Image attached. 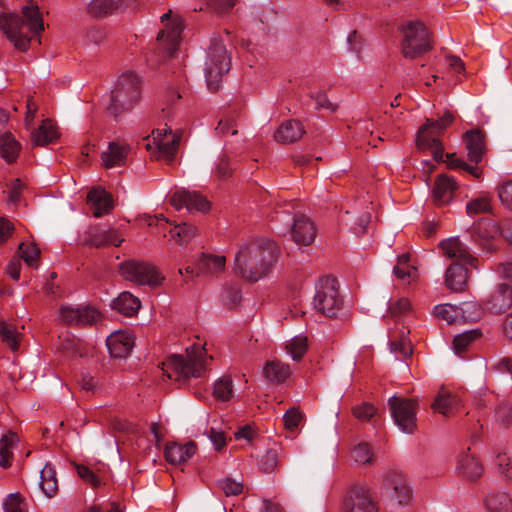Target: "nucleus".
Masks as SVG:
<instances>
[{
    "label": "nucleus",
    "instance_id": "obj_1",
    "mask_svg": "<svg viewBox=\"0 0 512 512\" xmlns=\"http://www.w3.org/2000/svg\"><path fill=\"white\" fill-rule=\"evenodd\" d=\"M276 244L260 239L243 244L234 259L236 271L249 281H258L264 277L277 259Z\"/></svg>",
    "mask_w": 512,
    "mask_h": 512
},
{
    "label": "nucleus",
    "instance_id": "obj_2",
    "mask_svg": "<svg viewBox=\"0 0 512 512\" xmlns=\"http://www.w3.org/2000/svg\"><path fill=\"white\" fill-rule=\"evenodd\" d=\"M0 27L15 48L26 51L32 38L44 30V22L38 6L30 1L22 8L21 16L2 15Z\"/></svg>",
    "mask_w": 512,
    "mask_h": 512
},
{
    "label": "nucleus",
    "instance_id": "obj_3",
    "mask_svg": "<svg viewBox=\"0 0 512 512\" xmlns=\"http://www.w3.org/2000/svg\"><path fill=\"white\" fill-rule=\"evenodd\" d=\"M442 254L454 262L447 268L445 284L453 292L463 291L468 281V266L476 268L477 258L472 255L468 246L458 237H451L440 242Z\"/></svg>",
    "mask_w": 512,
    "mask_h": 512
},
{
    "label": "nucleus",
    "instance_id": "obj_4",
    "mask_svg": "<svg viewBox=\"0 0 512 512\" xmlns=\"http://www.w3.org/2000/svg\"><path fill=\"white\" fill-rule=\"evenodd\" d=\"M141 97V77L127 70L117 79L115 88L103 98V103L112 114L128 109Z\"/></svg>",
    "mask_w": 512,
    "mask_h": 512
},
{
    "label": "nucleus",
    "instance_id": "obj_5",
    "mask_svg": "<svg viewBox=\"0 0 512 512\" xmlns=\"http://www.w3.org/2000/svg\"><path fill=\"white\" fill-rule=\"evenodd\" d=\"M206 360L204 349L193 345L184 355H172L162 364L163 373L171 380L182 381L189 377H198Z\"/></svg>",
    "mask_w": 512,
    "mask_h": 512
},
{
    "label": "nucleus",
    "instance_id": "obj_6",
    "mask_svg": "<svg viewBox=\"0 0 512 512\" xmlns=\"http://www.w3.org/2000/svg\"><path fill=\"white\" fill-rule=\"evenodd\" d=\"M230 63V56L222 40L219 37L213 38L204 67L206 83L210 91L214 92L219 89L223 75L230 69Z\"/></svg>",
    "mask_w": 512,
    "mask_h": 512
},
{
    "label": "nucleus",
    "instance_id": "obj_7",
    "mask_svg": "<svg viewBox=\"0 0 512 512\" xmlns=\"http://www.w3.org/2000/svg\"><path fill=\"white\" fill-rule=\"evenodd\" d=\"M453 121L450 113H445L439 121L427 120L417 133L416 144L421 150L429 149L436 162L443 160V145L439 139L440 133Z\"/></svg>",
    "mask_w": 512,
    "mask_h": 512
},
{
    "label": "nucleus",
    "instance_id": "obj_8",
    "mask_svg": "<svg viewBox=\"0 0 512 512\" xmlns=\"http://www.w3.org/2000/svg\"><path fill=\"white\" fill-rule=\"evenodd\" d=\"M121 276L138 285L155 288L162 285L165 277L160 270L150 262L131 259L119 266Z\"/></svg>",
    "mask_w": 512,
    "mask_h": 512
},
{
    "label": "nucleus",
    "instance_id": "obj_9",
    "mask_svg": "<svg viewBox=\"0 0 512 512\" xmlns=\"http://www.w3.org/2000/svg\"><path fill=\"white\" fill-rule=\"evenodd\" d=\"M402 53L405 58H416L431 48L429 33L423 22L408 21L402 27Z\"/></svg>",
    "mask_w": 512,
    "mask_h": 512
},
{
    "label": "nucleus",
    "instance_id": "obj_10",
    "mask_svg": "<svg viewBox=\"0 0 512 512\" xmlns=\"http://www.w3.org/2000/svg\"><path fill=\"white\" fill-rule=\"evenodd\" d=\"M341 305L337 281L330 277L321 279L316 287L315 309L325 316L333 317L337 315Z\"/></svg>",
    "mask_w": 512,
    "mask_h": 512
},
{
    "label": "nucleus",
    "instance_id": "obj_11",
    "mask_svg": "<svg viewBox=\"0 0 512 512\" xmlns=\"http://www.w3.org/2000/svg\"><path fill=\"white\" fill-rule=\"evenodd\" d=\"M388 403L398 428L403 433H413L416 429V402L392 396Z\"/></svg>",
    "mask_w": 512,
    "mask_h": 512
},
{
    "label": "nucleus",
    "instance_id": "obj_12",
    "mask_svg": "<svg viewBox=\"0 0 512 512\" xmlns=\"http://www.w3.org/2000/svg\"><path fill=\"white\" fill-rule=\"evenodd\" d=\"M180 141V136L173 133L171 128L164 127L153 132L152 139L146 143L147 150L158 158L170 161L173 159Z\"/></svg>",
    "mask_w": 512,
    "mask_h": 512
},
{
    "label": "nucleus",
    "instance_id": "obj_13",
    "mask_svg": "<svg viewBox=\"0 0 512 512\" xmlns=\"http://www.w3.org/2000/svg\"><path fill=\"white\" fill-rule=\"evenodd\" d=\"M161 22L163 29L159 32L157 40L160 47L165 50L168 55H172L180 43L182 18L169 11L161 16Z\"/></svg>",
    "mask_w": 512,
    "mask_h": 512
},
{
    "label": "nucleus",
    "instance_id": "obj_14",
    "mask_svg": "<svg viewBox=\"0 0 512 512\" xmlns=\"http://www.w3.org/2000/svg\"><path fill=\"white\" fill-rule=\"evenodd\" d=\"M80 242L94 248H101L108 245L120 246L124 238L114 227H89L80 236Z\"/></svg>",
    "mask_w": 512,
    "mask_h": 512
},
{
    "label": "nucleus",
    "instance_id": "obj_15",
    "mask_svg": "<svg viewBox=\"0 0 512 512\" xmlns=\"http://www.w3.org/2000/svg\"><path fill=\"white\" fill-rule=\"evenodd\" d=\"M383 482L390 497L398 504L408 505L411 502L413 491L406 475L398 471H389Z\"/></svg>",
    "mask_w": 512,
    "mask_h": 512
},
{
    "label": "nucleus",
    "instance_id": "obj_16",
    "mask_svg": "<svg viewBox=\"0 0 512 512\" xmlns=\"http://www.w3.org/2000/svg\"><path fill=\"white\" fill-rule=\"evenodd\" d=\"M100 318V313L89 305L73 307L63 305L59 309L58 319L66 324H93Z\"/></svg>",
    "mask_w": 512,
    "mask_h": 512
},
{
    "label": "nucleus",
    "instance_id": "obj_17",
    "mask_svg": "<svg viewBox=\"0 0 512 512\" xmlns=\"http://www.w3.org/2000/svg\"><path fill=\"white\" fill-rule=\"evenodd\" d=\"M345 512H376L371 491L366 486L353 487L344 503Z\"/></svg>",
    "mask_w": 512,
    "mask_h": 512
},
{
    "label": "nucleus",
    "instance_id": "obj_18",
    "mask_svg": "<svg viewBox=\"0 0 512 512\" xmlns=\"http://www.w3.org/2000/svg\"><path fill=\"white\" fill-rule=\"evenodd\" d=\"M170 203L177 210L186 208L188 212H207L210 204L200 193L181 189L176 191L170 199Z\"/></svg>",
    "mask_w": 512,
    "mask_h": 512
},
{
    "label": "nucleus",
    "instance_id": "obj_19",
    "mask_svg": "<svg viewBox=\"0 0 512 512\" xmlns=\"http://www.w3.org/2000/svg\"><path fill=\"white\" fill-rule=\"evenodd\" d=\"M225 263L226 259L224 256L203 252L197 257L195 267L187 266L185 271L191 276L215 274L224 269Z\"/></svg>",
    "mask_w": 512,
    "mask_h": 512
},
{
    "label": "nucleus",
    "instance_id": "obj_20",
    "mask_svg": "<svg viewBox=\"0 0 512 512\" xmlns=\"http://www.w3.org/2000/svg\"><path fill=\"white\" fill-rule=\"evenodd\" d=\"M503 273L506 278L512 280V264L507 265ZM489 308L496 313L505 312L512 308V283L501 284L497 287L490 296Z\"/></svg>",
    "mask_w": 512,
    "mask_h": 512
},
{
    "label": "nucleus",
    "instance_id": "obj_21",
    "mask_svg": "<svg viewBox=\"0 0 512 512\" xmlns=\"http://www.w3.org/2000/svg\"><path fill=\"white\" fill-rule=\"evenodd\" d=\"M106 346L112 357L125 358L134 347V337L127 331L118 330L107 337Z\"/></svg>",
    "mask_w": 512,
    "mask_h": 512
},
{
    "label": "nucleus",
    "instance_id": "obj_22",
    "mask_svg": "<svg viewBox=\"0 0 512 512\" xmlns=\"http://www.w3.org/2000/svg\"><path fill=\"white\" fill-rule=\"evenodd\" d=\"M461 406L462 401L458 395L446 389H441L432 403V409L434 412L442 414L445 417L454 415Z\"/></svg>",
    "mask_w": 512,
    "mask_h": 512
},
{
    "label": "nucleus",
    "instance_id": "obj_23",
    "mask_svg": "<svg viewBox=\"0 0 512 512\" xmlns=\"http://www.w3.org/2000/svg\"><path fill=\"white\" fill-rule=\"evenodd\" d=\"M316 238L314 223L307 217L301 216L295 219L292 228V239L298 245L309 246Z\"/></svg>",
    "mask_w": 512,
    "mask_h": 512
},
{
    "label": "nucleus",
    "instance_id": "obj_24",
    "mask_svg": "<svg viewBox=\"0 0 512 512\" xmlns=\"http://www.w3.org/2000/svg\"><path fill=\"white\" fill-rule=\"evenodd\" d=\"M456 471L468 480H476L482 475L483 468L474 455L462 451L457 456Z\"/></svg>",
    "mask_w": 512,
    "mask_h": 512
},
{
    "label": "nucleus",
    "instance_id": "obj_25",
    "mask_svg": "<svg viewBox=\"0 0 512 512\" xmlns=\"http://www.w3.org/2000/svg\"><path fill=\"white\" fill-rule=\"evenodd\" d=\"M196 452V445L188 442L184 445L170 443L165 448V458L172 465H181L187 462Z\"/></svg>",
    "mask_w": 512,
    "mask_h": 512
},
{
    "label": "nucleus",
    "instance_id": "obj_26",
    "mask_svg": "<svg viewBox=\"0 0 512 512\" xmlns=\"http://www.w3.org/2000/svg\"><path fill=\"white\" fill-rule=\"evenodd\" d=\"M290 374V366L279 360L267 361L262 369L264 379L275 385L284 383L290 377Z\"/></svg>",
    "mask_w": 512,
    "mask_h": 512
},
{
    "label": "nucleus",
    "instance_id": "obj_27",
    "mask_svg": "<svg viewBox=\"0 0 512 512\" xmlns=\"http://www.w3.org/2000/svg\"><path fill=\"white\" fill-rule=\"evenodd\" d=\"M169 242L172 245L185 247L192 242L198 234V229L189 223H180L169 227Z\"/></svg>",
    "mask_w": 512,
    "mask_h": 512
},
{
    "label": "nucleus",
    "instance_id": "obj_28",
    "mask_svg": "<svg viewBox=\"0 0 512 512\" xmlns=\"http://www.w3.org/2000/svg\"><path fill=\"white\" fill-rule=\"evenodd\" d=\"M127 147L119 142H110L101 153V162L105 168H113L124 164L127 157Z\"/></svg>",
    "mask_w": 512,
    "mask_h": 512
},
{
    "label": "nucleus",
    "instance_id": "obj_29",
    "mask_svg": "<svg viewBox=\"0 0 512 512\" xmlns=\"http://www.w3.org/2000/svg\"><path fill=\"white\" fill-rule=\"evenodd\" d=\"M88 202L95 217H101L110 212L113 207L111 196L101 188H95L88 194Z\"/></svg>",
    "mask_w": 512,
    "mask_h": 512
},
{
    "label": "nucleus",
    "instance_id": "obj_30",
    "mask_svg": "<svg viewBox=\"0 0 512 512\" xmlns=\"http://www.w3.org/2000/svg\"><path fill=\"white\" fill-rule=\"evenodd\" d=\"M304 133L301 122L288 120L280 125L274 134L276 141L281 143H292L299 140Z\"/></svg>",
    "mask_w": 512,
    "mask_h": 512
},
{
    "label": "nucleus",
    "instance_id": "obj_31",
    "mask_svg": "<svg viewBox=\"0 0 512 512\" xmlns=\"http://www.w3.org/2000/svg\"><path fill=\"white\" fill-rule=\"evenodd\" d=\"M455 189L456 183L452 178L446 175L438 176L433 189V197L435 202L438 205L448 203L451 200Z\"/></svg>",
    "mask_w": 512,
    "mask_h": 512
},
{
    "label": "nucleus",
    "instance_id": "obj_32",
    "mask_svg": "<svg viewBox=\"0 0 512 512\" xmlns=\"http://www.w3.org/2000/svg\"><path fill=\"white\" fill-rule=\"evenodd\" d=\"M395 276L404 283H412L418 279V269L410 262L409 254H403L398 257L397 264L394 267Z\"/></svg>",
    "mask_w": 512,
    "mask_h": 512
},
{
    "label": "nucleus",
    "instance_id": "obj_33",
    "mask_svg": "<svg viewBox=\"0 0 512 512\" xmlns=\"http://www.w3.org/2000/svg\"><path fill=\"white\" fill-rule=\"evenodd\" d=\"M465 140L470 161L480 162L485 152L483 135L479 131H471L466 133Z\"/></svg>",
    "mask_w": 512,
    "mask_h": 512
},
{
    "label": "nucleus",
    "instance_id": "obj_34",
    "mask_svg": "<svg viewBox=\"0 0 512 512\" xmlns=\"http://www.w3.org/2000/svg\"><path fill=\"white\" fill-rule=\"evenodd\" d=\"M112 306L123 315L133 316L138 312L141 302L133 294L125 291L120 293L119 296L113 300Z\"/></svg>",
    "mask_w": 512,
    "mask_h": 512
},
{
    "label": "nucleus",
    "instance_id": "obj_35",
    "mask_svg": "<svg viewBox=\"0 0 512 512\" xmlns=\"http://www.w3.org/2000/svg\"><path fill=\"white\" fill-rule=\"evenodd\" d=\"M40 487L48 498H53L58 492V479L55 467L47 463L40 473Z\"/></svg>",
    "mask_w": 512,
    "mask_h": 512
},
{
    "label": "nucleus",
    "instance_id": "obj_36",
    "mask_svg": "<svg viewBox=\"0 0 512 512\" xmlns=\"http://www.w3.org/2000/svg\"><path fill=\"white\" fill-rule=\"evenodd\" d=\"M18 438L15 433L8 432L3 435L0 439V466L2 468H7L11 465V460L13 457V448L17 442Z\"/></svg>",
    "mask_w": 512,
    "mask_h": 512
},
{
    "label": "nucleus",
    "instance_id": "obj_37",
    "mask_svg": "<svg viewBox=\"0 0 512 512\" xmlns=\"http://www.w3.org/2000/svg\"><path fill=\"white\" fill-rule=\"evenodd\" d=\"M20 144L10 133L0 135V157L7 162L14 161L19 153Z\"/></svg>",
    "mask_w": 512,
    "mask_h": 512
},
{
    "label": "nucleus",
    "instance_id": "obj_38",
    "mask_svg": "<svg viewBox=\"0 0 512 512\" xmlns=\"http://www.w3.org/2000/svg\"><path fill=\"white\" fill-rule=\"evenodd\" d=\"M58 137V132L50 120H44L33 133L32 139L36 145H45Z\"/></svg>",
    "mask_w": 512,
    "mask_h": 512
},
{
    "label": "nucleus",
    "instance_id": "obj_39",
    "mask_svg": "<svg viewBox=\"0 0 512 512\" xmlns=\"http://www.w3.org/2000/svg\"><path fill=\"white\" fill-rule=\"evenodd\" d=\"M122 3L123 0H92L89 12L94 16H106L117 11Z\"/></svg>",
    "mask_w": 512,
    "mask_h": 512
},
{
    "label": "nucleus",
    "instance_id": "obj_40",
    "mask_svg": "<svg viewBox=\"0 0 512 512\" xmlns=\"http://www.w3.org/2000/svg\"><path fill=\"white\" fill-rule=\"evenodd\" d=\"M486 505L490 512H512V499L504 492L490 495Z\"/></svg>",
    "mask_w": 512,
    "mask_h": 512
},
{
    "label": "nucleus",
    "instance_id": "obj_41",
    "mask_svg": "<svg viewBox=\"0 0 512 512\" xmlns=\"http://www.w3.org/2000/svg\"><path fill=\"white\" fill-rule=\"evenodd\" d=\"M460 323L473 322L482 316L483 309L475 301H467L458 305Z\"/></svg>",
    "mask_w": 512,
    "mask_h": 512
},
{
    "label": "nucleus",
    "instance_id": "obj_42",
    "mask_svg": "<svg viewBox=\"0 0 512 512\" xmlns=\"http://www.w3.org/2000/svg\"><path fill=\"white\" fill-rule=\"evenodd\" d=\"M75 467L78 476L92 487H99L102 484V478L99 475L102 469L97 468L95 465L89 467L82 464H77Z\"/></svg>",
    "mask_w": 512,
    "mask_h": 512
},
{
    "label": "nucleus",
    "instance_id": "obj_43",
    "mask_svg": "<svg viewBox=\"0 0 512 512\" xmlns=\"http://www.w3.org/2000/svg\"><path fill=\"white\" fill-rule=\"evenodd\" d=\"M213 394L219 401H229L233 397V381L230 376L218 379L213 387Z\"/></svg>",
    "mask_w": 512,
    "mask_h": 512
},
{
    "label": "nucleus",
    "instance_id": "obj_44",
    "mask_svg": "<svg viewBox=\"0 0 512 512\" xmlns=\"http://www.w3.org/2000/svg\"><path fill=\"white\" fill-rule=\"evenodd\" d=\"M390 351L396 355L400 354L401 357L407 358L412 354V346L404 333L395 335L394 333L390 336Z\"/></svg>",
    "mask_w": 512,
    "mask_h": 512
},
{
    "label": "nucleus",
    "instance_id": "obj_45",
    "mask_svg": "<svg viewBox=\"0 0 512 512\" xmlns=\"http://www.w3.org/2000/svg\"><path fill=\"white\" fill-rule=\"evenodd\" d=\"M434 314L437 318L448 324L460 323L458 305L450 303L440 304L434 308Z\"/></svg>",
    "mask_w": 512,
    "mask_h": 512
},
{
    "label": "nucleus",
    "instance_id": "obj_46",
    "mask_svg": "<svg viewBox=\"0 0 512 512\" xmlns=\"http://www.w3.org/2000/svg\"><path fill=\"white\" fill-rule=\"evenodd\" d=\"M307 348V337L304 335H297L286 344L287 354L290 355L293 360H299L305 354Z\"/></svg>",
    "mask_w": 512,
    "mask_h": 512
},
{
    "label": "nucleus",
    "instance_id": "obj_47",
    "mask_svg": "<svg viewBox=\"0 0 512 512\" xmlns=\"http://www.w3.org/2000/svg\"><path fill=\"white\" fill-rule=\"evenodd\" d=\"M19 336L20 333L13 325L0 321V338L10 349L16 350L18 348Z\"/></svg>",
    "mask_w": 512,
    "mask_h": 512
},
{
    "label": "nucleus",
    "instance_id": "obj_48",
    "mask_svg": "<svg viewBox=\"0 0 512 512\" xmlns=\"http://www.w3.org/2000/svg\"><path fill=\"white\" fill-rule=\"evenodd\" d=\"M479 332L478 330H470L466 331L464 333L458 334L455 336L453 340V351L456 354H460L462 351H464L468 345L474 341L476 338H478Z\"/></svg>",
    "mask_w": 512,
    "mask_h": 512
},
{
    "label": "nucleus",
    "instance_id": "obj_49",
    "mask_svg": "<svg viewBox=\"0 0 512 512\" xmlns=\"http://www.w3.org/2000/svg\"><path fill=\"white\" fill-rule=\"evenodd\" d=\"M284 427L288 431H295L304 420V415L297 408H290L282 417Z\"/></svg>",
    "mask_w": 512,
    "mask_h": 512
},
{
    "label": "nucleus",
    "instance_id": "obj_50",
    "mask_svg": "<svg viewBox=\"0 0 512 512\" xmlns=\"http://www.w3.org/2000/svg\"><path fill=\"white\" fill-rule=\"evenodd\" d=\"M371 215L369 212L361 213L357 219L346 218L343 221L355 234H362L370 223Z\"/></svg>",
    "mask_w": 512,
    "mask_h": 512
},
{
    "label": "nucleus",
    "instance_id": "obj_51",
    "mask_svg": "<svg viewBox=\"0 0 512 512\" xmlns=\"http://www.w3.org/2000/svg\"><path fill=\"white\" fill-rule=\"evenodd\" d=\"M490 209H491L490 199L486 196L475 198V199L469 201L466 205L467 213L470 216L488 212V211H490Z\"/></svg>",
    "mask_w": 512,
    "mask_h": 512
},
{
    "label": "nucleus",
    "instance_id": "obj_52",
    "mask_svg": "<svg viewBox=\"0 0 512 512\" xmlns=\"http://www.w3.org/2000/svg\"><path fill=\"white\" fill-rule=\"evenodd\" d=\"M206 434L216 451H221L226 446L227 437L221 427L211 426Z\"/></svg>",
    "mask_w": 512,
    "mask_h": 512
},
{
    "label": "nucleus",
    "instance_id": "obj_53",
    "mask_svg": "<svg viewBox=\"0 0 512 512\" xmlns=\"http://www.w3.org/2000/svg\"><path fill=\"white\" fill-rule=\"evenodd\" d=\"M279 449H269L260 459V468L266 473H271L275 470L278 465Z\"/></svg>",
    "mask_w": 512,
    "mask_h": 512
},
{
    "label": "nucleus",
    "instance_id": "obj_54",
    "mask_svg": "<svg viewBox=\"0 0 512 512\" xmlns=\"http://www.w3.org/2000/svg\"><path fill=\"white\" fill-rule=\"evenodd\" d=\"M352 457L359 465H366L372 461L373 454L367 443H360L352 450Z\"/></svg>",
    "mask_w": 512,
    "mask_h": 512
},
{
    "label": "nucleus",
    "instance_id": "obj_55",
    "mask_svg": "<svg viewBox=\"0 0 512 512\" xmlns=\"http://www.w3.org/2000/svg\"><path fill=\"white\" fill-rule=\"evenodd\" d=\"M21 258L27 263L28 266H35L39 257L40 250L33 243H22L19 246Z\"/></svg>",
    "mask_w": 512,
    "mask_h": 512
},
{
    "label": "nucleus",
    "instance_id": "obj_56",
    "mask_svg": "<svg viewBox=\"0 0 512 512\" xmlns=\"http://www.w3.org/2000/svg\"><path fill=\"white\" fill-rule=\"evenodd\" d=\"M218 487L225 493L226 496H236L243 491L242 482L232 478H224L219 480Z\"/></svg>",
    "mask_w": 512,
    "mask_h": 512
},
{
    "label": "nucleus",
    "instance_id": "obj_57",
    "mask_svg": "<svg viewBox=\"0 0 512 512\" xmlns=\"http://www.w3.org/2000/svg\"><path fill=\"white\" fill-rule=\"evenodd\" d=\"M446 158H447V160H446L447 164L450 168L464 169L475 178H479L481 176V170L478 167L466 164L462 160L456 158L455 154H447Z\"/></svg>",
    "mask_w": 512,
    "mask_h": 512
},
{
    "label": "nucleus",
    "instance_id": "obj_58",
    "mask_svg": "<svg viewBox=\"0 0 512 512\" xmlns=\"http://www.w3.org/2000/svg\"><path fill=\"white\" fill-rule=\"evenodd\" d=\"M310 97L314 100L317 109H325L334 112L338 107V105L332 102L323 91L313 92L310 94Z\"/></svg>",
    "mask_w": 512,
    "mask_h": 512
},
{
    "label": "nucleus",
    "instance_id": "obj_59",
    "mask_svg": "<svg viewBox=\"0 0 512 512\" xmlns=\"http://www.w3.org/2000/svg\"><path fill=\"white\" fill-rule=\"evenodd\" d=\"M498 195L501 203L512 210V179L499 186Z\"/></svg>",
    "mask_w": 512,
    "mask_h": 512
},
{
    "label": "nucleus",
    "instance_id": "obj_60",
    "mask_svg": "<svg viewBox=\"0 0 512 512\" xmlns=\"http://www.w3.org/2000/svg\"><path fill=\"white\" fill-rule=\"evenodd\" d=\"M375 413L376 408L369 403H362L358 406H355L353 409L354 416L361 421H367L371 419Z\"/></svg>",
    "mask_w": 512,
    "mask_h": 512
},
{
    "label": "nucleus",
    "instance_id": "obj_61",
    "mask_svg": "<svg viewBox=\"0 0 512 512\" xmlns=\"http://www.w3.org/2000/svg\"><path fill=\"white\" fill-rule=\"evenodd\" d=\"M5 512H26L19 494H10L4 502Z\"/></svg>",
    "mask_w": 512,
    "mask_h": 512
},
{
    "label": "nucleus",
    "instance_id": "obj_62",
    "mask_svg": "<svg viewBox=\"0 0 512 512\" xmlns=\"http://www.w3.org/2000/svg\"><path fill=\"white\" fill-rule=\"evenodd\" d=\"M495 419L502 425H507L512 420L511 407L507 403L500 404L495 410Z\"/></svg>",
    "mask_w": 512,
    "mask_h": 512
},
{
    "label": "nucleus",
    "instance_id": "obj_63",
    "mask_svg": "<svg viewBox=\"0 0 512 512\" xmlns=\"http://www.w3.org/2000/svg\"><path fill=\"white\" fill-rule=\"evenodd\" d=\"M235 3L236 0H208V4L211 8L219 14L228 12Z\"/></svg>",
    "mask_w": 512,
    "mask_h": 512
},
{
    "label": "nucleus",
    "instance_id": "obj_64",
    "mask_svg": "<svg viewBox=\"0 0 512 512\" xmlns=\"http://www.w3.org/2000/svg\"><path fill=\"white\" fill-rule=\"evenodd\" d=\"M215 172L217 176L221 179H224L231 174L232 169L230 167L229 160L226 156L219 157L216 163Z\"/></svg>",
    "mask_w": 512,
    "mask_h": 512
}]
</instances>
